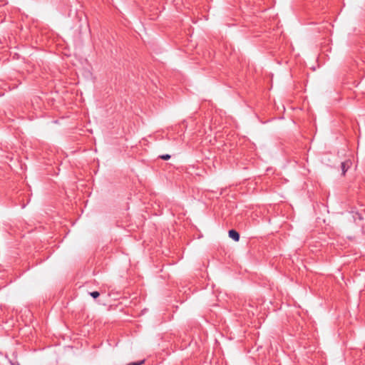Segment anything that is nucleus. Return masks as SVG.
<instances>
[{"label": "nucleus", "mask_w": 365, "mask_h": 365, "mask_svg": "<svg viewBox=\"0 0 365 365\" xmlns=\"http://www.w3.org/2000/svg\"><path fill=\"white\" fill-rule=\"evenodd\" d=\"M229 237L235 242H237L240 240V234L235 230H230L229 231Z\"/></svg>", "instance_id": "1"}, {"label": "nucleus", "mask_w": 365, "mask_h": 365, "mask_svg": "<svg viewBox=\"0 0 365 365\" xmlns=\"http://www.w3.org/2000/svg\"><path fill=\"white\" fill-rule=\"evenodd\" d=\"M350 165H351V162H349V161H346V162L341 163V167L343 175H345V173L347 171L348 168H349Z\"/></svg>", "instance_id": "2"}, {"label": "nucleus", "mask_w": 365, "mask_h": 365, "mask_svg": "<svg viewBox=\"0 0 365 365\" xmlns=\"http://www.w3.org/2000/svg\"><path fill=\"white\" fill-rule=\"evenodd\" d=\"M89 294L94 299H96L97 297H99L100 295V293L97 291H94V292H91L89 293Z\"/></svg>", "instance_id": "3"}, {"label": "nucleus", "mask_w": 365, "mask_h": 365, "mask_svg": "<svg viewBox=\"0 0 365 365\" xmlns=\"http://www.w3.org/2000/svg\"><path fill=\"white\" fill-rule=\"evenodd\" d=\"M160 158L163 160H167L170 158V155L168 154H165V155H160Z\"/></svg>", "instance_id": "4"}, {"label": "nucleus", "mask_w": 365, "mask_h": 365, "mask_svg": "<svg viewBox=\"0 0 365 365\" xmlns=\"http://www.w3.org/2000/svg\"><path fill=\"white\" fill-rule=\"evenodd\" d=\"M143 363V361H137V362H132L128 365H141Z\"/></svg>", "instance_id": "5"}]
</instances>
